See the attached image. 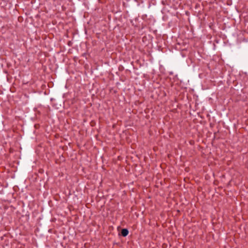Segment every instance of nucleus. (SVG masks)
Returning a JSON list of instances; mask_svg holds the SVG:
<instances>
[{
    "mask_svg": "<svg viewBox=\"0 0 248 248\" xmlns=\"http://www.w3.org/2000/svg\"><path fill=\"white\" fill-rule=\"evenodd\" d=\"M122 235L123 236H126L128 234V231L126 229H123L121 231Z\"/></svg>",
    "mask_w": 248,
    "mask_h": 248,
    "instance_id": "nucleus-1",
    "label": "nucleus"
}]
</instances>
